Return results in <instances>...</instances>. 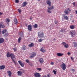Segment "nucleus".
Listing matches in <instances>:
<instances>
[{"instance_id":"0e129e2a","label":"nucleus","mask_w":77,"mask_h":77,"mask_svg":"<svg viewBox=\"0 0 77 77\" xmlns=\"http://www.w3.org/2000/svg\"><path fill=\"white\" fill-rule=\"evenodd\" d=\"M38 1H40L41 0H38Z\"/></svg>"},{"instance_id":"2eb2a0df","label":"nucleus","mask_w":77,"mask_h":77,"mask_svg":"<svg viewBox=\"0 0 77 77\" xmlns=\"http://www.w3.org/2000/svg\"><path fill=\"white\" fill-rule=\"evenodd\" d=\"M63 17H64V20H68V17L65 14H63Z\"/></svg>"},{"instance_id":"20e7f679","label":"nucleus","mask_w":77,"mask_h":77,"mask_svg":"<svg viewBox=\"0 0 77 77\" xmlns=\"http://www.w3.org/2000/svg\"><path fill=\"white\" fill-rule=\"evenodd\" d=\"M71 12V10L69 8H68L65 9L64 11V13L66 14V15H68L69 13Z\"/></svg>"},{"instance_id":"8fccbe9b","label":"nucleus","mask_w":77,"mask_h":77,"mask_svg":"<svg viewBox=\"0 0 77 77\" xmlns=\"http://www.w3.org/2000/svg\"><path fill=\"white\" fill-rule=\"evenodd\" d=\"M72 4L74 5V6H75V3L73 2V3H72Z\"/></svg>"},{"instance_id":"9d476101","label":"nucleus","mask_w":77,"mask_h":77,"mask_svg":"<svg viewBox=\"0 0 77 77\" xmlns=\"http://www.w3.org/2000/svg\"><path fill=\"white\" fill-rule=\"evenodd\" d=\"M38 61L41 64L42 63H44V60L43 58H39V59L38 60Z\"/></svg>"},{"instance_id":"393cba45","label":"nucleus","mask_w":77,"mask_h":77,"mask_svg":"<svg viewBox=\"0 0 77 77\" xmlns=\"http://www.w3.org/2000/svg\"><path fill=\"white\" fill-rule=\"evenodd\" d=\"M27 5V3L26 2H24L23 4V7H25Z\"/></svg>"},{"instance_id":"412c9836","label":"nucleus","mask_w":77,"mask_h":77,"mask_svg":"<svg viewBox=\"0 0 77 77\" xmlns=\"http://www.w3.org/2000/svg\"><path fill=\"white\" fill-rule=\"evenodd\" d=\"M28 47H34V44H33V43H31L28 45Z\"/></svg>"},{"instance_id":"6e6552de","label":"nucleus","mask_w":77,"mask_h":77,"mask_svg":"<svg viewBox=\"0 0 77 77\" xmlns=\"http://www.w3.org/2000/svg\"><path fill=\"white\" fill-rule=\"evenodd\" d=\"M34 75L35 77H41V75L39 74V73L38 72H35Z\"/></svg>"},{"instance_id":"4d7b16f0","label":"nucleus","mask_w":77,"mask_h":77,"mask_svg":"<svg viewBox=\"0 0 77 77\" xmlns=\"http://www.w3.org/2000/svg\"><path fill=\"white\" fill-rule=\"evenodd\" d=\"M42 77H47L46 75H45L42 76Z\"/></svg>"},{"instance_id":"f704fd0d","label":"nucleus","mask_w":77,"mask_h":77,"mask_svg":"<svg viewBox=\"0 0 77 77\" xmlns=\"http://www.w3.org/2000/svg\"><path fill=\"white\" fill-rule=\"evenodd\" d=\"M26 63H28L29 64L30 63V62H29V59H27L26 60Z\"/></svg>"},{"instance_id":"e433bc0d","label":"nucleus","mask_w":77,"mask_h":77,"mask_svg":"<svg viewBox=\"0 0 77 77\" xmlns=\"http://www.w3.org/2000/svg\"><path fill=\"white\" fill-rule=\"evenodd\" d=\"M53 72L54 73V74H55V75H56V71L55 70H53Z\"/></svg>"},{"instance_id":"052dcab7","label":"nucleus","mask_w":77,"mask_h":77,"mask_svg":"<svg viewBox=\"0 0 77 77\" xmlns=\"http://www.w3.org/2000/svg\"><path fill=\"white\" fill-rule=\"evenodd\" d=\"M25 24L26 27H27V25H28V24L27 23H26Z\"/></svg>"},{"instance_id":"49530a36","label":"nucleus","mask_w":77,"mask_h":77,"mask_svg":"<svg viewBox=\"0 0 77 77\" xmlns=\"http://www.w3.org/2000/svg\"><path fill=\"white\" fill-rule=\"evenodd\" d=\"M37 70H38L39 71H40L41 70V69L38 68L37 69Z\"/></svg>"},{"instance_id":"a211bd4d","label":"nucleus","mask_w":77,"mask_h":77,"mask_svg":"<svg viewBox=\"0 0 77 77\" xmlns=\"http://www.w3.org/2000/svg\"><path fill=\"white\" fill-rule=\"evenodd\" d=\"M32 25H28V29L29 31H32Z\"/></svg>"},{"instance_id":"09e8293b","label":"nucleus","mask_w":77,"mask_h":77,"mask_svg":"<svg viewBox=\"0 0 77 77\" xmlns=\"http://www.w3.org/2000/svg\"><path fill=\"white\" fill-rule=\"evenodd\" d=\"M54 62H51V63L50 64H51V65H53V64H54Z\"/></svg>"},{"instance_id":"cd10ccee","label":"nucleus","mask_w":77,"mask_h":77,"mask_svg":"<svg viewBox=\"0 0 77 77\" xmlns=\"http://www.w3.org/2000/svg\"><path fill=\"white\" fill-rule=\"evenodd\" d=\"M70 28L71 29H74L75 28V26L74 25H71L70 26Z\"/></svg>"},{"instance_id":"f3484780","label":"nucleus","mask_w":77,"mask_h":77,"mask_svg":"<svg viewBox=\"0 0 77 77\" xmlns=\"http://www.w3.org/2000/svg\"><path fill=\"white\" fill-rule=\"evenodd\" d=\"M6 67L5 65H2L0 66V70H2V69H3L5 68Z\"/></svg>"},{"instance_id":"e2e57ef3","label":"nucleus","mask_w":77,"mask_h":77,"mask_svg":"<svg viewBox=\"0 0 77 77\" xmlns=\"http://www.w3.org/2000/svg\"><path fill=\"white\" fill-rule=\"evenodd\" d=\"M54 41H56V39L54 38Z\"/></svg>"},{"instance_id":"b1692460","label":"nucleus","mask_w":77,"mask_h":77,"mask_svg":"<svg viewBox=\"0 0 77 77\" xmlns=\"http://www.w3.org/2000/svg\"><path fill=\"white\" fill-rule=\"evenodd\" d=\"M40 51H42V52H43V53H45V52L46 51V50L44 49H43V48L42 47L41 48Z\"/></svg>"},{"instance_id":"c85d7f7f","label":"nucleus","mask_w":77,"mask_h":77,"mask_svg":"<svg viewBox=\"0 0 77 77\" xmlns=\"http://www.w3.org/2000/svg\"><path fill=\"white\" fill-rule=\"evenodd\" d=\"M20 36L21 37H23V36H24V35L23 34V32H21L19 34Z\"/></svg>"},{"instance_id":"c9c22d12","label":"nucleus","mask_w":77,"mask_h":77,"mask_svg":"<svg viewBox=\"0 0 77 77\" xmlns=\"http://www.w3.org/2000/svg\"><path fill=\"white\" fill-rule=\"evenodd\" d=\"M66 44V43L65 42H62V45H64H64H65Z\"/></svg>"},{"instance_id":"ddd939ff","label":"nucleus","mask_w":77,"mask_h":77,"mask_svg":"<svg viewBox=\"0 0 77 77\" xmlns=\"http://www.w3.org/2000/svg\"><path fill=\"white\" fill-rule=\"evenodd\" d=\"M7 73H8V74L9 77H11V75H12V72H11V71L9 70L8 71Z\"/></svg>"},{"instance_id":"dca6fc26","label":"nucleus","mask_w":77,"mask_h":77,"mask_svg":"<svg viewBox=\"0 0 77 77\" xmlns=\"http://www.w3.org/2000/svg\"><path fill=\"white\" fill-rule=\"evenodd\" d=\"M5 42V39L3 38H0V44H2Z\"/></svg>"},{"instance_id":"2f4dec72","label":"nucleus","mask_w":77,"mask_h":77,"mask_svg":"<svg viewBox=\"0 0 77 77\" xmlns=\"http://www.w3.org/2000/svg\"><path fill=\"white\" fill-rule=\"evenodd\" d=\"M64 47H65V48H67L69 47V45H68V44H66L64 46Z\"/></svg>"},{"instance_id":"37998d69","label":"nucleus","mask_w":77,"mask_h":77,"mask_svg":"<svg viewBox=\"0 0 77 77\" xmlns=\"http://www.w3.org/2000/svg\"><path fill=\"white\" fill-rule=\"evenodd\" d=\"M15 2L16 3H19V1H18V0H16Z\"/></svg>"},{"instance_id":"ea45409f","label":"nucleus","mask_w":77,"mask_h":77,"mask_svg":"<svg viewBox=\"0 0 77 77\" xmlns=\"http://www.w3.org/2000/svg\"><path fill=\"white\" fill-rule=\"evenodd\" d=\"M13 50L14 51H16L17 50V48L15 47L14 48H13Z\"/></svg>"},{"instance_id":"864d4df0","label":"nucleus","mask_w":77,"mask_h":77,"mask_svg":"<svg viewBox=\"0 0 77 77\" xmlns=\"http://www.w3.org/2000/svg\"><path fill=\"white\" fill-rule=\"evenodd\" d=\"M22 73H24V70L22 69Z\"/></svg>"},{"instance_id":"bf43d9fd","label":"nucleus","mask_w":77,"mask_h":77,"mask_svg":"<svg viewBox=\"0 0 77 77\" xmlns=\"http://www.w3.org/2000/svg\"><path fill=\"white\" fill-rule=\"evenodd\" d=\"M30 20H32V17H30Z\"/></svg>"},{"instance_id":"de8ad7c7","label":"nucleus","mask_w":77,"mask_h":77,"mask_svg":"<svg viewBox=\"0 0 77 77\" xmlns=\"http://www.w3.org/2000/svg\"><path fill=\"white\" fill-rule=\"evenodd\" d=\"M47 12L48 13H51V11H48Z\"/></svg>"},{"instance_id":"58836bf2","label":"nucleus","mask_w":77,"mask_h":77,"mask_svg":"<svg viewBox=\"0 0 77 77\" xmlns=\"http://www.w3.org/2000/svg\"><path fill=\"white\" fill-rule=\"evenodd\" d=\"M29 65H30V66H33V64L29 63Z\"/></svg>"},{"instance_id":"72a5a7b5","label":"nucleus","mask_w":77,"mask_h":77,"mask_svg":"<svg viewBox=\"0 0 77 77\" xmlns=\"http://www.w3.org/2000/svg\"><path fill=\"white\" fill-rule=\"evenodd\" d=\"M33 26L35 29L37 28V27H38V25L36 24H35Z\"/></svg>"},{"instance_id":"c756f323","label":"nucleus","mask_w":77,"mask_h":77,"mask_svg":"<svg viewBox=\"0 0 77 77\" xmlns=\"http://www.w3.org/2000/svg\"><path fill=\"white\" fill-rule=\"evenodd\" d=\"M21 39H22V38L21 37H20L19 38L18 40V43H20V41H21Z\"/></svg>"},{"instance_id":"5fc2aeb1","label":"nucleus","mask_w":77,"mask_h":77,"mask_svg":"<svg viewBox=\"0 0 77 77\" xmlns=\"http://www.w3.org/2000/svg\"><path fill=\"white\" fill-rule=\"evenodd\" d=\"M71 59L72 60H74V58L72 57H71Z\"/></svg>"},{"instance_id":"a878e982","label":"nucleus","mask_w":77,"mask_h":77,"mask_svg":"<svg viewBox=\"0 0 77 77\" xmlns=\"http://www.w3.org/2000/svg\"><path fill=\"white\" fill-rule=\"evenodd\" d=\"M11 21L10 20V19L9 18H6V23H9V22H10Z\"/></svg>"},{"instance_id":"4be33fe9","label":"nucleus","mask_w":77,"mask_h":77,"mask_svg":"<svg viewBox=\"0 0 77 77\" xmlns=\"http://www.w3.org/2000/svg\"><path fill=\"white\" fill-rule=\"evenodd\" d=\"M7 32V29H4L2 31V34H5Z\"/></svg>"},{"instance_id":"3c124183","label":"nucleus","mask_w":77,"mask_h":77,"mask_svg":"<svg viewBox=\"0 0 77 77\" xmlns=\"http://www.w3.org/2000/svg\"><path fill=\"white\" fill-rule=\"evenodd\" d=\"M3 15V13H1V12H0V16H1Z\"/></svg>"},{"instance_id":"603ef678","label":"nucleus","mask_w":77,"mask_h":77,"mask_svg":"<svg viewBox=\"0 0 77 77\" xmlns=\"http://www.w3.org/2000/svg\"><path fill=\"white\" fill-rule=\"evenodd\" d=\"M70 54H71V53H70V52H68L67 53L68 55H70Z\"/></svg>"},{"instance_id":"a18cd8bd","label":"nucleus","mask_w":77,"mask_h":77,"mask_svg":"<svg viewBox=\"0 0 77 77\" xmlns=\"http://www.w3.org/2000/svg\"><path fill=\"white\" fill-rule=\"evenodd\" d=\"M64 31H65V30H63V29H61L60 30V32H64Z\"/></svg>"},{"instance_id":"69168bd1","label":"nucleus","mask_w":77,"mask_h":77,"mask_svg":"<svg viewBox=\"0 0 77 77\" xmlns=\"http://www.w3.org/2000/svg\"><path fill=\"white\" fill-rule=\"evenodd\" d=\"M22 0V1H23V0Z\"/></svg>"},{"instance_id":"f8f14e48","label":"nucleus","mask_w":77,"mask_h":77,"mask_svg":"<svg viewBox=\"0 0 77 77\" xmlns=\"http://www.w3.org/2000/svg\"><path fill=\"white\" fill-rule=\"evenodd\" d=\"M64 54L63 53H57V56H58L59 57H60L61 56H62Z\"/></svg>"},{"instance_id":"aec40b11","label":"nucleus","mask_w":77,"mask_h":77,"mask_svg":"<svg viewBox=\"0 0 77 77\" xmlns=\"http://www.w3.org/2000/svg\"><path fill=\"white\" fill-rule=\"evenodd\" d=\"M7 57H11V54L9 53V52H8L7 54Z\"/></svg>"},{"instance_id":"4c0bfd02","label":"nucleus","mask_w":77,"mask_h":77,"mask_svg":"<svg viewBox=\"0 0 77 77\" xmlns=\"http://www.w3.org/2000/svg\"><path fill=\"white\" fill-rule=\"evenodd\" d=\"M38 41H39V42H42V40L41 39H39L38 40Z\"/></svg>"},{"instance_id":"bb28decb","label":"nucleus","mask_w":77,"mask_h":77,"mask_svg":"<svg viewBox=\"0 0 77 77\" xmlns=\"http://www.w3.org/2000/svg\"><path fill=\"white\" fill-rule=\"evenodd\" d=\"M74 46L75 47H77V42H73Z\"/></svg>"},{"instance_id":"423d86ee","label":"nucleus","mask_w":77,"mask_h":77,"mask_svg":"<svg viewBox=\"0 0 77 77\" xmlns=\"http://www.w3.org/2000/svg\"><path fill=\"white\" fill-rule=\"evenodd\" d=\"M6 25H4L3 22H1L0 23V29H5Z\"/></svg>"},{"instance_id":"0eeeda50","label":"nucleus","mask_w":77,"mask_h":77,"mask_svg":"<svg viewBox=\"0 0 77 77\" xmlns=\"http://www.w3.org/2000/svg\"><path fill=\"white\" fill-rule=\"evenodd\" d=\"M36 56V52H32L31 53V56H30V58H33Z\"/></svg>"},{"instance_id":"a19ab883","label":"nucleus","mask_w":77,"mask_h":77,"mask_svg":"<svg viewBox=\"0 0 77 77\" xmlns=\"http://www.w3.org/2000/svg\"><path fill=\"white\" fill-rule=\"evenodd\" d=\"M54 23H55V24H57V23H58V21H56V20L55 21Z\"/></svg>"},{"instance_id":"7ed1b4c3","label":"nucleus","mask_w":77,"mask_h":77,"mask_svg":"<svg viewBox=\"0 0 77 77\" xmlns=\"http://www.w3.org/2000/svg\"><path fill=\"white\" fill-rule=\"evenodd\" d=\"M70 33L71 35V36L74 37L76 35V32L75 31H70Z\"/></svg>"},{"instance_id":"680f3d73","label":"nucleus","mask_w":77,"mask_h":77,"mask_svg":"<svg viewBox=\"0 0 77 77\" xmlns=\"http://www.w3.org/2000/svg\"><path fill=\"white\" fill-rule=\"evenodd\" d=\"M75 13L77 14V11H75Z\"/></svg>"},{"instance_id":"f257e3e1","label":"nucleus","mask_w":77,"mask_h":77,"mask_svg":"<svg viewBox=\"0 0 77 77\" xmlns=\"http://www.w3.org/2000/svg\"><path fill=\"white\" fill-rule=\"evenodd\" d=\"M60 67L62 68V69L63 71H65V70L66 68V66L65 64L63 63L61 65Z\"/></svg>"},{"instance_id":"5701e85b","label":"nucleus","mask_w":77,"mask_h":77,"mask_svg":"<svg viewBox=\"0 0 77 77\" xmlns=\"http://www.w3.org/2000/svg\"><path fill=\"white\" fill-rule=\"evenodd\" d=\"M14 22L15 24H18V21L17 20V18H14Z\"/></svg>"},{"instance_id":"f03ea898","label":"nucleus","mask_w":77,"mask_h":77,"mask_svg":"<svg viewBox=\"0 0 77 77\" xmlns=\"http://www.w3.org/2000/svg\"><path fill=\"white\" fill-rule=\"evenodd\" d=\"M11 59H12V60H13V61L14 62V63H16V62H15V60H14V59H15L16 57H15V55H14V54L12 53H11Z\"/></svg>"},{"instance_id":"6ab92c4d","label":"nucleus","mask_w":77,"mask_h":77,"mask_svg":"<svg viewBox=\"0 0 77 77\" xmlns=\"http://www.w3.org/2000/svg\"><path fill=\"white\" fill-rule=\"evenodd\" d=\"M54 7L53 6H49L48 7V9L51 10V9H54Z\"/></svg>"},{"instance_id":"9b49d317","label":"nucleus","mask_w":77,"mask_h":77,"mask_svg":"<svg viewBox=\"0 0 77 77\" xmlns=\"http://www.w3.org/2000/svg\"><path fill=\"white\" fill-rule=\"evenodd\" d=\"M46 3L49 5V6H51V2L50 0H48L46 1Z\"/></svg>"},{"instance_id":"13d9d810","label":"nucleus","mask_w":77,"mask_h":77,"mask_svg":"<svg viewBox=\"0 0 77 77\" xmlns=\"http://www.w3.org/2000/svg\"><path fill=\"white\" fill-rule=\"evenodd\" d=\"M1 29H0V35H1Z\"/></svg>"},{"instance_id":"7c9ffc66","label":"nucleus","mask_w":77,"mask_h":77,"mask_svg":"<svg viewBox=\"0 0 77 77\" xmlns=\"http://www.w3.org/2000/svg\"><path fill=\"white\" fill-rule=\"evenodd\" d=\"M26 46H23L22 48V50H25L26 49Z\"/></svg>"},{"instance_id":"1a4fd4ad","label":"nucleus","mask_w":77,"mask_h":77,"mask_svg":"<svg viewBox=\"0 0 77 77\" xmlns=\"http://www.w3.org/2000/svg\"><path fill=\"white\" fill-rule=\"evenodd\" d=\"M18 62L22 67H24V63H22L21 61H18Z\"/></svg>"},{"instance_id":"39448f33","label":"nucleus","mask_w":77,"mask_h":77,"mask_svg":"<svg viewBox=\"0 0 77 77\" xmlns=\"http://www.w3.org/2000/svg\"><path fill=\"white\" fill-rule=\"evenodd\" d=\"M38 36L39 38H43V37H44L43 36H44V33L38 32Z\"/></svg>"},{"instance_id":"4468645a","label":"nucleus","mask_w":77,"mask_h":77,"mask_svg":"<svg viewBox=\"0 0 77 77\" xmlns=\"http://www.w3.org/2000/svg\"><path fill=\"white\" fill-rule=\"evenodd\" d=\"M17 73L18 74V75L19 76H21V75H23V72H22V71H18Z\"/></svg>"},{"instance_id":"79ce46f5","label":"nucleus","mask_w":77,"mask_h":77,"mask_svg":"<svg viewBox=\"0 0 77 77\" xmlns=\"http://www.w3.org/2000/svg\"><path fill=\"white\" fill-rule=\"evenodd\" d=\"M51 77V75H50V74H48L47 75V77Z\"/></svg>"},{"instance_id":"473e14b6","label":"nucleus","mask_w":77,"mask_h":77,"mask_svg":"<svg viewBox=\"0 0 77 77\" xmlns=\"http://www.w3.org/2000/svg\"><path fill=\"white\" fill-rule=\"evenodd\" d=\"M8 35H9V34H8V33L7 32L5 34L4 36H5L6 37H7V36H8Z\"/></svg>"},{"instance_id":"6e6d98bb","label":"nucleus","mask_w":77,"mask_h":77,"mask_svg":"<svg viewBox=\"0 0 77 77\" xmlns=\"http://www.w3.org/2000/svg\"><path fill=\"white\" fill-rule=\"evenodd\" d=\"M72 71H73L74 72V71H75V69H72Z\"/></svg>"},{"instance_id":"c03bdc74","label":"nucleus","mask_w":77,"mask_h":77,"mask_svg":"<svg viewBox=\"0 0 77 77\" xmlns=\"http://www.w3.org/2000/svg\"><path fill=\"white\" fill-rule=\"evenodd\" d=\"M18 12L19 13H21V10L20 9H18Z\"/></svg>"}]
</instances>
